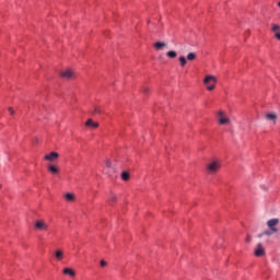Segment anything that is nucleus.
Returning a JSON list of instances; mask_svg holds the SVG:
<instances>
[{"label":"nucleus","mask_w":280,"mask_h":280,"mask_svg":"<svg viewBox=\"0 0 280 280\" xmlns=\"http://www.w3.org/2000/svg\"><path fill=\"white\" fill-rule=\"evenodd\" d=\"M121 178H122V180H130V173H128V172H122L121 173Z\"/></svg>","instance_id":"20"},{"label":"nucleus","mask_w":280,"mask_h":280,"mask_svg":"<svg viewBox=\"0 0 280 280\" xmlns=\"http://www.w3.org/2000/svg\"><path fill=\"white\" fill-rule=\"evenodd\" d=\"M65 198L68 202H73V200H75V195L71 194V192H67L65 195Z\"/></svg>","instance_id":"16"},{"label":"nucleus","mask_w":280,"mask_h":280,"mask_svg":"<svg viewBox=\"0 0 280 280\" xmlns=\"http://www.w3.org/2000/svg\"><path fill=\"white\" fill-rule=\"evenodd\" d=\"M48 171L51 173V174H58L60 172V168H58V166L54 165V164H50L48 165Z\"/></svg>","instance_id":"14"},{"label":"nucleus","mask_w":280,"mask_h":280,"mask_svg":"<svg viewBox=\"0 0 280 280\" xmlns=\"http://www.w3.org/2000/svg\"><path fill=\"white\" fill-rule=\"evenodd\" d=\"M59 156H60V154H58V152H51L50 154L45 155L44 159H45V161L54 162V161H56Z\"/></svg>","instance_id":"9"},{"label":"nucleus","mask_w":280,"mask_h":280,"mask_svg":"<svg viewBox=\"0 0 280 280\" xmlns=\"http://www.w3.org/2000/svg\"><path fill=\"white\" fill-rule=\"evenodd\" d=\"M279 225V219H270L267 221V226L272 233H279V229L277 228Z\"/></svg>","instance_id":"4"},{"label":"nucleus","mask_w":280,"mask_h":280,"mask_svg":"<svg viewBox=\"0 0 280 280\" xmlns=\"http://www.w3.org/2000/svg\"><path fill=\"white\" fill-rule=\"evenodd\" d=\"M210 82H213V84H209ZM215 82H218V79L214 75H207L203 79V83L208 84L207 89L208 91H213V89H215Z\"/></svg>","instance_id":"3"},{"label":"nucleus","mask_w":280,"mask_h":280,"mask_svg":"<svg viewBox=\"0 0 280 280\" xmlns=\"http://www.w3.org/2000/svg\"><path fill=\"white\" fill-rule=\"evenodd\" d=\"M179 62H180V67H185V65H187V58H185V56H180Z\"/></svg>","instance_id":"21"},{"label":"nucleus","mask_w":280,"mask_h":280,"mask_svg":"<svg viewBox=\"0 0 280 280\" xmlns=\"http://www.w3.org/2000/svg\"><path fill=\"white\" fill-rule=\"evenodd\" d=\"M278 8H280V2H278Z\"/></svg>","instance_id":"30"},{"label":"nucleus","mask_w":280,"mask_h":280,"mask_svg":"<svg viewBox=\"0 0 280 280\" xmlns=\"http://www.w3.org/2000/svg\"><path fill=\"white\" fill-rule=\"evenodd\" d=\"M221 167H222V162L220 160H210L206 165V172L207 174H210V175L218 174Z\"/></svg>","instance_id":"1"},{"label":"nucleus","mask_w":280,"mask_h":280,"mask_svg":"<svg viewBox=\"0 0 280 280\" xmlns=\"http://www.w3.org/2000/svg\"><path fill=\"white\" fill-rule=\"evenodd\" d=\"M9 113H10V115H14V108H12V107H9Z\"/></svg>","instance_id":"26"},{"label":"nucleus","mask_w":280,"mask_h":280,"mask_svg":"<svg viewBox=\"0 0 280 280\" xmlns=\"http://www.w3.org/2000/svg\"><path fill=\"white\" fill-rule=\"evenodd\" d=\"M61 78H63V80H73V78H75V72H73V70L71 69H67V70H63L61 73H60Z\"/></svg>","instance_id":"6"},{"label":"nucleus","mask_w":280,"mask_h":280,"mask_svg":"<svg viewBox=\"0 0 280 280\" xmlns=\"http://www.w3.org/2000/svg\"><path fill=\"white\" fill-rule=\"evenodd\" d=\"M85 126L86 128H100V122H96L93 119H88Z\"/></svg>","instance_id":"11"},{"label":"nucleus","mask_w":280,"mask_h":280,"mask_svg":"<svg viewBox=\"0 0 280 280\" xmlns=\"http://www.w3.org/2000/svg\"><path fill=\"white\" fill-rule=\"evenodd\" d=\"M35 229L36 231H47L49 225L44 220H38L35 222Z\"/></svg>","instance_id":"7"},{"label":"nucleus","mask_w":280,"mask_h":280,"mask_svg":"<svg viewBox=\"0 0 280 280\" xmlns=\"http://www.w3.org/2000/svg\"><path fill=\"white\" fill-rule=\"evenodd\" d=\"M250 240H252V238H250V235H247V237H246L245 241H246L247 243H250Z\"/></svg>","instance_id":"27"},{"label":"nucleus","mask_w":280,"mask_h":280,"mask_svg":"<svg viewBox=\"0 0 280 280\" xmlns=\"http://www.w3.org/2000/svg\"><path fill=\"white\" fill-rule=\"evenodd\" d=\"M218 121L220 126H229L231 124V118L226 116V113L224 110L218 112Z\"/></svg>","instance_id":"2"},{"label":"nucleus","mask_w":280,"mask_h":280,"mask_svg":"<svg viewBox=\"0 0 280 280\" xmlns=\"http://www.w3.org/2000/svg\"><path fill=\"white\" fill-rule=\"evenodd\" d=\"M272 233H276V232H272V230H266L265 232H262V235H272Z\"/></svg>","instance_id":"22"},{"label":"nucleus","mask_w":280,"mask_h":280,"mask_svg":"<svg viewBox=\"0 0 280 280\" xmlns=\"http://www.w3.org/2000/svg\"><path fill=\"white\" fill-rule=\"evenodd\" d=\"M63 275H68V277H75V271L71 268H65Z\"/></svg>","instance_id":"15"},{"label":"nucleus","mask_w":280,"mask_h":280,"mask_svg":"<svg viewBox=\"0 0 280 280\" xmlns=\"http://www.w3.org/2000/svg\"><path fill=\"white\" fill-rule=\"evenodd\" d=\"M198 58V55L196 52H189L186 57V60H189L190 62L196 60Z\"/></svg>","instance_id":"17"},{"label":"nucleus","mask_w":280,"mask_h":280,"mask_svg":"<svg viewBox=\"0 0 280 280\" xmlns=\"http://www.w3.org/2000/svg\"><path fill=\"white\" fill-rule=\"evenodd\" d=\"M254 255L255 257H264L266 255V248H264V244L258 243L256 247L254 248Z\"/></svg>","instance_id":"5"},{"label":"nucleus","mask_w":280,"mask_h":280,"mask_svg":"<svg viewBox=\"0 0 280 280\" xmlns=\"http://www.w3.org/2000/svg\"><path fill=\"white\" fill-rule=\"evenodd\" d=\"M114 202H117V195L112 194L108 199V203L113 205Z\"/></svg>","instance_id":"18"},{"label":"nucleus","mask_w":280,"mask_h":280,"mask_svg":"<svg viewBox=\"0 0 280 280\" xmlns=\"http://www.w3.org/2000/svg\"><path fill=\"white\" fill-rule=\"evenodd\" d=\"M271 32H273L275 38L280 40V26L278 24H272Z\"/></svg>","instance_id":"8"},{"label":"nucleus","mask_w":280,"mask_h":280,"mask_svg":"<svg viewBox=\"0 0 280 280\" xmlns=\"http://www.w3.org/2000/svg\"><path fill=\"white\" fill-rule=\"evenodd\" d=\"M100 264H101V267H102V268L108 266V262H106V260H101Z\"/></svg>","instance_id":"23"},{"label":"nucleus","mask_w":280,"mask_h":280,"mask_svg":"<svg viewBox=\"0 0 280 280\" xmlns=\"http://www.w3.org/2000/svg\"><path fill=\"white\" fill-rule=\"evenodd\" d=\"M55 258L57 261H62V259L65 258V252H62V249H57L55 252Z\"/></svg>","instance_id":"12"},{"label":"nucleus","mask_w":280,"mask_h":280,"mask_svg":"<svg viewBox=\"0 0 280 280\" xmlns=\"http://www.w3.org/2000/svg\"><path fill=\"white\" fill-rule=\"evenodd\" d=\"M142 91H143V93H148V91H150V88L144 86V88H142Z\"/></svg>","instance_id":"25"},{"label":"nucleus","mask_w":280,"mask_h":280,"mask_svg":"<svg viewBox=\"0 0 280 280\" xmlns=\"http://www.w3.org/2000/svg\"><path fill=\"white\" fill-rule=\"evenodd\" d=\"M277 114L275 113H269L265 115V119H267V121H273V124H277Z\"/></svg>","instance_id":"10"},{"label":"nucleus","mask_w":280,"mask_h":280,"mask_svg":"<svg viewBox=\"0 0 280 280\" xmlns=\"http://www.w3.org/2000/svg\"><path fill=\"white\" fill-rule=\"evenodd\" d=\"M106 166L110 167V161H106Z\"/></svg>","instance_id":"28"},{"label":"nucleus","mask_w":280,"mask_h":280,"mask_svg":"<svg viewBox=\"0 0 280 280\" xmlns=\"http://www.w3.org/2000/svg\"><path fill=\"white\" fill-rule=\"evenodd\" d=\"M94 113H95L96 115H100V113H102V109L96 107V108L94 109Z\"/></svg>","instance_id":"24"},{"label":"nucleus","mask_w":280,"mask_h":280,"mask_svg":"<svg viewBox=\"0 0 280 280\" xmlns=\"http://www.w3.org/2000/svg\"><path fill=\"white\" fill-rule=\"evenodd\" d=\"M164 47H167V43L165 42H156L154 44V48L160 51L161 49H163Z\"/></svg>","instance_id":"13"},{"label":"nucleus","mask_w":280,"mask_h":280,"mask_svg":"<svg viewBox=\"0 0 280 280\" xmlns=\"http://www.w3.org/2000/svg\"><path fill=\"white\" fill-rule=\"evenodd\" d=\"M167 58H176L178 54L175 50H170L166 52Z\"/></svg>","instance_id":"19"},{"label":"nucleus","mask_w":280,"mask_h":280,"mask_svg":"<svg viewBox=\"0 0 280 280\" xmlns=\"http://www.w3.org/2000/svg\"><path fill=\"white\" fill-rule=\"evenodd\" d=\"M262 235H265L264 233H260V234H258V237H261Z\"/></svg>","instance_id":"29"}]
</instances>
